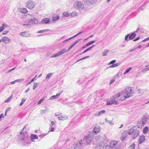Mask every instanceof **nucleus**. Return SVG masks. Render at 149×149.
<instances>
[{
    "mask_svg": "<svg viewBox=\"0 0 149 149\" xmlns=\"http://www.w3.org/2000/svg\"><path fill=\"white\" fill-rule=\"evenodd\" d=\"M116 62V60H113L110 62L109 63V65H110L111 64H113L114 63Z\"/></svg>",
    "mask_w": 149,
    "mask_h": 149,
    "instance_id": "50",
    "label": "nucleus"
},
{
    "mask_svg": "<svg viewBox=\"0 0 149 149\" xmlns=\"http://www.w3.org/2000/svg\"><path fill=\"white\" fill-rule=\"evenodd\" d=\"M12 97V95H11L10 97H8L7 100H6L5 101V102L6 103L9 102L10 101Z\"/></svg>",
    "mask_w": 149,
    "mask_h": 149,
    "instance_id": "42",
    "label": "nucleus"
},
{
    "mask_svg": "<svg viewBox=\"0 0 149 149\" xmlns=\"http://www.w3.org/2000/svg\"><path fill=\"white\" fill-rule=\"evenodd\" d=\"M74 6L75 8L79 10L83 9L84 7L83 4L80 1L75 2L74 3Z\"/></svg>",
    "mask_w": 149,
    "mask_h": 149,
    "instance_id": "4",
    "label": "nucleus"
},
{
    "mask_svg": "<svg viewBox=\"0 0 149 149\" xmlns=\"http://www.w3.org/2000/svg\"><path fill=\"white\" fill-rule=\"evenodd\" d=\"M15 68H13V69L9 70L8 71V73H10V72H11V71H12L14 70V69H15Z\"/></svg>",
    "mask_w": 149,
    "mask_h": 149,
    "instance_id": "63",
    "label": "nucleus"
},
{
    "mask_svg": "<svg viewBox=\"0 0 149 149\" xmlns=\"http://www.w3.org/2000/svg\"><path fill=\"white\" fill-rule=\"evenodd\" d=\"M30 22L33 24H37L38 23V20L35 18L33 17L29 19Z\"/></svg>",
    "mask_w": 149,
    "mask_h": 149,
    "instance_id": "18",
    "label": "nucleus"
},
{
    "mask_svg": "<svg viewBox=\"0 0 149 149\" xmlns=\"http://www.w3.org/2000/svg\"><path fill=\"white\" fill-rule=\"evenodd\" d=\"M36 76L34 78H33L30 81V82H33V81H34V79H35L36 77Z\"/></svg>",
    "mask_w": 149,
    "mask_h": 149,
    "instance_id": "64",
    "label": "nucleus"
},
{
    "mask_svg": "<svg viewBox=\"0 0 149 149\" xmlns=\"http://www.w3.org/2000/svg\"><path fill=\"white\" fill-rule=\"evenodd\" d=\"M139 39H140V37H137L136 39H134L133 40V41H136L137 40H139Z\"/></svg>",
    "mask_w": 149,
    "mask_h": 149,
    "instance_id": "62",
    "label": "nucleus"
},
{
    "mask_svg": "<svg viewBox=\"0 0 149 149\" xmlns=\"http://www.w3.org/2000/svg\"><path fill=\"white\" fill-rule=\"evenodd\" d=\"M139 133V131L136 128V127H133L129 130L128 134L129 135H132V137L133 139H135L138 135Z\"/></svg>",
    "mask_w": 149,
    "mask_h": 149,
    "instance_id": "2",
    "label": "nucleus"
},
{
    "mask_svg": "<svg viewBox=\"0 0 149 149\" xmlns=\"http://www.w3.org/2000/svg\"><path fill=\"white\" fill-rule=\"evenodd\" d=\"M44 100H45L44 97H43L42 99H41L38 101V105L40 104L42 102H43V101Z\"/></svg>",
    "mask_w": 149,
    "mask_h": 149,
    "instance_id": "40",
    "label": "nucleus"
},
{
    "mask_svg": "<svg viewBox=\"0 0 149 149\" xmlns=\"http://www.w3.org/2000/svg\"><path fill=\"white\" fill-rule=\"evenodd\" d=\"M95 42V40H93V41H92L88 43L87 44L88 45V46H89L90 45H91L92 44Z\"/></svg>",
    "mask_w": 149,
    "mask_h": 149,
    "instance_id": "48",
    "label": "nucleus"
},
{
    "mask_svg": "<svg viewBox=\"0 0 149 149\" xmlns=\"http://www.w3.org/2000/svg\"><path fill=\"white\" fill-rule=\"evenodd\" d=\"M59 16L58 15H56V16L55 17H53L52 21H57L59 19Z\"/></svg>",
    "mask_w": 149,
    "mask_h": 149,
    "instance_id": "31",
    "label": "nucleus"
},
{
    "mask_svg": "<svg viewBox=\"0 0 149 149\" xmlns=\"http://www.w3.org/2000/svg\"><path fill=\"white\" fill-rule=\"evenodd\" d=\"M135 144L133 143L129 147V149H134Z\"/></svg>",
    "mask_w": 149,
    "mask_h": 149,
    "instance_id": "36",
    "label": "nucleus"
},
{
    "mask_svg": "<svg viewBox=\"0 0 149 149\" xmlns=\"http://www.w3.org/2000/svg\"><path fill=\"white\" fill-rule=\"evenodd\" d=\"M149 119L148 116V115L145 114L143 116L142 118V125H144Z\"/></svg>",
    "mask_w": 149,
    "mask_h": 149,
    "instance_id": "8",
    "label": "nucleus"
},
{
    "mask_svg": "<svg viewBox=\"0 0 149 149\" xmlns=\"http://www.w3.org/2000/svg\"><path fill=\"white\" fill-rule=\"evenodd\" d=\"M129 34L125 36V40L127 41V42L128 41V38H129Z\"/></svg>",
    "mask_w": 149,
    "mask_h": 149,
    "instance_id": "49",
    "label": "nucleus"
},
{
    "mask_svg": "<svg viewBox=\"0 0 149 149\" xmlns=\"http://www.w3.org/2000/svg\"><path fill=\"white\" fill-rule=\"evenodd\" d=\"M115 101L116 100H109V101L107 102V105H109L113 104L114 103Z\"/></svg>",
    "mask_w": 149,
    "mask_h": 149,
    "instance_id": "22",
    "label": "nucleus"
},
{
    "mask_svg": "<svg viewBox=\"0 0 149 149\" xmlns=\"http://www.w3.org/2000/svg\"><path fill=\"white\" fill-rule=\"evenodd\" d=\"M47 111H48V110L47 111L46 110L44 109V110H42L41 113H42L44 114L45 113H46Z\"/></svg>",
    "mask_w": 149,
    "mask_h": 149,
    "instance_id": "54",
    "label": "nucleus"
},
{
    "mask_svg": "<svg viewBox=\"0 0 149 149\" xmlns=\"http://www.w3.org/2000/svg\"><path fill=\"white\" fill-rule=\"evenodd\" d=\"M149 70V67L146 68H142L141 69V71L142 72H146Z\"/></svg>",
    "mask_w": 149,
    "mask_h": 149,
    "instance_id": "39",
    "label": "nucleus"
},
{
    "mask_svg": "<svg viewBox=\"0 0 149 149\" xmlns=\"http://www.w3.org/2000/svg\"><path fill=\"white\" fill-rule=\"evenodd\" d=\"M26 128V127H24L22 130H21V132H20V134L18 135V137L19 139H21L22 141H23L24 139L25 135H24V132H23L24 129Z\"/></svg>",
    "mask_w": 149,
    "mask_h": 149,
    "instance_id": "9",
    "label": "nucleus"
},
{
    "mask_svg": "<svg viewBox=\"0 0 149 149\" xmlns=\"http://www.w3.org/2000/svg\"><path fill=\"white\" fill-rule=\"evenodd\" d=\"M101 136L100 135H98L95 137V139L96 140H99L101 138Z\"/></svg>",
    "mask_w": 149,
    "mask_h": 149,
    "instance_id": "53",
    "label": "nucleus"
},
{
    "mask_svg": "<svg viewBox=\"0 0 149 149\" xmlns=\"http://www.w3.org/2000/svg\"><path fill=\"white\" fill-rule=\"evenodd\" d=\"M121 94H120V93H116L115 94V95H113V99H116L118 98L119 97L121 96Z\"/></svg>",
    "mask_w": 149,
    "mask_h": 149,
    "instance_id": "28",
    "label": "nucleus"
},
{
    "mask_svg": "<svg viewBox=\"0 0 149 149\" xmlns=\"http://www.w3.org/2000/svg\"><path fill=\"white\" fill-rule=\"evenodd\" d=\"M82 39H79L78 40H76L75 42L74 43L75 44H76L77 43L79 42Z\"/></svg>",
    "mask_w": 149,
    "mask_h": 149,
    "instance_id": "55",
    "label": "nucleus"
},
{
    "mask_svg": "<svg viewBox=\"0 0 149 149\" xmlns=\"http://www.w3.org/2000/svg\"><path fill=\"white\" fill-rule=\"evenodd\" d=\"M82 33V32H79L78 33H77V34L76 35H75L73 36V37L74 38L76 37L77 36L79 35L80 34H81V33Z\"/></svg>",
    "mask_w": 149,
    "mask_h": 149,
    "instance_id": "60",
    "label": "nucleus"
},
{
    "mask_svg": "<svg viewBox=\"0 0 149 149\" xmlns=\"http://www.w3.org/2000/svg\"><path fill=\"white\" fill-rule=\"evenodd\" d=\"M38 138V136L36 134H31L30 136L31 141L32 142L35 141V139H37Z\"/></svg>",
    "mask_w": 149,
    "mask_h": 149,
    "instance_id": "16",
    "label": "nucleus"
},
{
    "mask_svg": "<svg viewBox=\"0 0 149 149\" xmlns=\"http://www.w3.org/2000/svg\"><path fill=\"white\" fill-rule=\"evenodd\" d=\"M85 5H87V9H91L92 7L93 4L94 3L95 0H84Z\"/></svg>",
    "mask_w": 149,
    "mask_h": 149,
    "instance_id": "3",
    "label": "nucleus"
},
{
    "mask_svg": "<svg viewBox=\"0 0 149 149\" xmlns=\"http://www.w3.org/2000/svg\"><path fill=\"white\" fill-rule=\"evenodd\" d=\"M63 91H61L59 93H57L56 95H54L51 97L49 98L50 100L56 99L58 98L60 94L63 92Z\"/></svg>",
    "mask_w": 149,
    "mask_h": 149,
    "instance_id": "15",
    "label": "nucleus"
},
{
    "mask_svg": "<svg viewBox=\"0 0 149 149\" xmlns=\"http://www.w3.org/2000/svg\"><path fill=\"white\" fill-rule=\"evenodd\" d=\"M24 80L23 79H17L15 80L16 83H21Z\"/></svg>",
    "mask_w": 149,
    "mask_h": 149,
    "instance_id": "43",
    "label": "nucleus"
},
{
    "mask_svg": "<svg viewBox=\"0 0 149 149\" xmlns=\"http://www.w3.org/2000/svg\"><path fill=\"white\" fill-rule=\"evenodd\" d=\"M39 84V83H34V85L33 87V90H35L36 88L38 86Z\"/></svg>",
    "mask_w": 149,
    "mask_h": 149,
    "instance_id": "33",
    "label": "nucleus"
},
{
    "mask_svg": "<svg viewBox=\"0 0 149 149\" xmlns=\"http://www.w3.org/2000/svg\"><path fill=\"white\" fill-rule=\"evenodd\" d=\"M63 15L64 17H68L70 16V13H68L66 12H64L63 14Z\"/></svg>",
    "mask_w": 149,
    "mask_h": 149,
    "instance_id": "32",
    "label": "nucleus"
},
{
    "mask_svg": "<svg viewBox=\"0 0 149 149\" xmlns=\"http://www.w3.org/2000/svg\"><path fill=\"white\" fill-rule=\"evenodd\" d=\"M128 133L129 130L125 131L123 132L122 134L121 135L123 136H124L125 137H126L127 136V134H128Z\"/></svg>",
    "mask_w": 149,
    "mask_h": 149,
    "instance_id": "26",
    "label": "nucleus"
},
{
    "mask_svg": "<svg viewBox=\"0 0 149 149\" xmlns=\"http://www.w3.org/2000/svg\"><path fill=\"white\" fill-rule=\"evenodd\" d=\"M136 36V34L135 32H133L130 34H129V40H132Z\"/></svg>",
    "mask_w": 149,
    "mask_h": 149,
    "instance_id": "20",
    "label": "nucleus"
},
{
    "mask_svg": "<svg viewBox=\"0 0 149 149\" xmlns=\"http://www.w3.org/2000/svg\"><path fill=\"white\" fill-rule=\"evenodd\" d=\"M109 52L108 50H106L102 53V55L103 56H106L107 54Z\"/></svg>",
    "mask_w": 149,
    "mask_h": 149,
    "instance_id": "38",
    "label": "nucleus"
},
{
    "mask_svg": "<svg viewBox=\"0 0 149 149\" xmlns=\"http://www.w3.org/2000/svg\"><path fill=\"white\" fill-rule=\"evenodd\" d=\"M145 136L144 135L141 136L139 140V144H141L145 141Z\"/></svg>",
    "mask_w": 149,
    "mask_h": 149,
    "instance_id": "19",
    "label": "nucleus"
},
{
    "mask_svg": "<svg viewBox=\"0 0 149 149\" xmlns=\"http://www.w3.org/2000/svg\"><path fill=\"white\" fill-rule=\"evenodd\" d=\"M89 57V56H85L84 57H83V58L80 59H79L77 60V62H78V61H79L81 60H83V59H85L86 58H88Z\"/></svg>",
    "mask_w": 149,
    "mask_h": 149,
    "instance_id": "44",
    "label": "nucleus"
},
{
    "mask_svg": "<svg viewBox=\"0 0 149 149\" xmlns=\"http://www.w3.org/2000/svg\"><path fill=\"white\" fill-rule=\"evenodd\" d=\"M84 139L86 141L87 143L88 144H89L92 142L93 138L91 136L87 135L85 136Z\"/></svg>",
    "mask_w": 149,
    "mask_h": 149,
    "instance_id": "7",
    "label": "nucleus"
},
{
    "mask_svg": "<svg viewBox=\"0 0 149 149\" xmlns=\"http://www.w3.org/2000/svg\"><path fill=\"white\" fill-rule=\"evenodd\" d=\"M24 145L29 144L31 143V142L30 141L25 140L24 141Z\"/></svg>",
    "mask_w": 149,
    "mask_h": 149,
    "instance_id": "47",
    "label": "nucleus"
},
{
    "mask_svg": "<svg viewBox=\"0 0 149 149\" xmlns=\"http://www.w3.org/2000/svg\"><path fill=\"white\" fill-rule=\"evenodd\" d=\"M49 132H53L54 130V127H52L51 128H49Z\"/></svg>",
    "mask_w": 149,
    "mask_h": 149,
    "instance_id": "58",
    "label": "nucleus"
},
{
    "mask_svg": "<svg viewBox=\"0 0 149 149\" xmlns=\"http://www.w3.org/2000/svg\"><path fill=\"white\" fill-rule=\"evenodd\" d=\"M118 143V141H111L109 145L110 147L111 148H114L115 149L118 148L116 146Z\"/></svg>",
    "mask_w": 149,
    "mask_h": 149,
    "instance_id": "10",
    "label": "nucleus"
},
{
    "mask_svg": "<svg viewBox=\"0 0 149 149\" xmlns=\"http://www.w3.org/2000/svg\"><path fill=\"white\" fill-rule=\"evenodd\" d=\"M53 73H49L48 74H47L46 76V79H49L50 78L51 76L53 74Z\"/></svg>",
    "mask_w": 149,
    "mask_h": 149,
    "instance_id": "35",
    "label": "nucleus"
},
{
    "mask_svg": "<svg viewBox=\"0 0 149 149\" xmlns=\"http://www.w3.org/2000/svg\"><path fill=\"white\" fill-rule=\"evenodd\" d=\"M8 32H9V31H8V30H6V31H4L3 32V33H2V34L3 35H5V34H7Z\"/></svg>",
    "mask_w": 149,
    "mask_h": 149,
    "instance_id": "52",
    "label": "nucleus"
},
{
    "mask_svg": "<svg viewBox=\"0 0 149 149\" xmlns=\"http://www.w3.org/2000/svg\"><path fill=\"white\" fill-rule=\"evenodd\" d=\"M122 93L123 94L124 97L120 98V100L121 101H124L125 99L129 98L132 95V89L131 87H128L123 90Z\"/></svg>",
    "mask_w": 149,
    "mask_h": 149,
    "instance_id": "1",
    "label": "nucleus"
},
{
    "mask_svg": "<svg viewBox=\"0 0 149 149\" xmlns=\"http://www.w3.org/2000/svg\"><path fill=\"white\" fill-rule=\"evenodd\" d=\"M51 124L50 125V128L52 127L53 125L54 124V122L53 121H52L51 122Z\"/></svg>",
    "mask_w": 149,
    "mask_h": 149,
    "instance_id": "57",
    "label": "nucleus"
},
{
    "mask_svg": "<svg viewBox=\"0 0 149 149\" xmlns=\"http://www.w3.org/2000/svg\"><path fill=\"white\" fill-rule=\"evenodd\" d=\"M19 35L22 36L26 37L31 36L30 34L29 33L26 32H23L20 33H19Z\"/></svg>",
    "mask_w": 149,
    "mask_h": 149,
    "instance_id": "17",
    "label": "nucleus"
},
{
    "mask_svg": "<svg viewBox=\"0 0 149 149\" xmlns=\"http://www.w3.org/2000/svg\"><path fill=\"white\" fill-rule=\"evenodd\" d=\"M88 46V45L87 43L83 47H82L81 49H84Z\"/></svg>",
    "mask_w": 149,
    "mask_h": 149,
    "instance_id": "56",
    "label": "nucleus"
},
{
    "mask_svg": "<svg viewBox=\"0 0 149 149\" xmlns=\"http://www.w3.org/2000/svg\"><path fill=\"white\" fill-rule=\"evenodd\" d=\"M148 127L146 126L143 129V132L144 134H146L148 132Z\"/></svg>",
    "mask_w": 149,
    "mask_h": 149,
    "instance_id": "25",
    "label": "nucleus"
},
{
    "mask_svg": "<svg viewBox=\"0 0 149 149\" xmlns=\"http://www.w3.org/2000/svg\"><path fill=\"white\" fill-rule=\"evenodd\" d=\"M19 11L23 13H26L27 12L28 10L26 8H21L19 9Z\"/></svg>",
    "mask_w": 149,
    "mask_h": 149,
    "instance_id": "21",
    "label": "nucleus"
},
{
    "mask_svg": "<svg viewBox=\"0 0 149 149\" xmlns=\"http://www.w3.org/2000/svg\"><path fill=\"white\" fill-rule=\"evenodd\" d=\"M132 69V68L131 67H130L129 68H127L125 70V72L124 73V74H125L128 73Z\"/></svg>",
    "mask_w": 149,
    "mask_h": 149,
    "instance_id": "37",
    "label": "nucleus"
},
{
    "mask_svg": "<svg viewBox=\"0 0 149 149\" xmlns=\"http://www.w3.org/2000/svg\"><path fill=\"white\" fill-rule=\"evenodd\" d=\"M125 138L126 137H125L124 136H123L122 135H121L120 139L122 141H123Z\"/></svg>",
    "mask_w": 149,
    "mask_h": 149,
    "instance_id": "59",
    "label": "nucleus"
},
{
    "mask_svg": "<svg viewBox=\"0 0 149 149\" xmlns=\"http://www.w3.org/2000/svg\"><path fill=\"white\" fill-rule=\"evenodd\" d=\"M105 110H103L99 112L97 114H96L95 116H99L101 115L102 114H103L105 112Z\"/></svg>",
    "mask_w": 149,
    "mask_h": 149,
    "instance_id": "27",
    "label": "nucleus"
},
{
    "mask_svg": "<svg viewBox=\"0 0 149 149\" xmlns=\"http://www.w3.org/2000/svg\"><path fill=\"white\" fill-rule=\"evenodd\" d=\"M104 120L106 123H108L109 125H112L113 124V122L111 120H109L107 119L106 118H104Z\"/></svg>",
    "mask_w": 149,
    "mask_h": 149,
    "instance_id": "30",
    "label": "nucleus"
},
{
    "mask_svg": "<svg viewBox=\"0 0 149 149\" xmlns=\"http://www.w3.org/2000/svg\"><path fill=\"white\" fill-rule=\"evenodd\" d=\"M101 129V127L99 125L95 127L93 129V134H95L99 132Z\"/></svg>",
    "mask_w": 149,
    "mask_h": 149,
    "instance_id": "11",
    "label": "nucleus"
},
{
    "mask_svg": "<svg viewBox=\"0 0 149 149\" xmlns=\"http://www.w3.org/2000/svg\"><path fill=\"white\" fill-rule=\"evenodd\" d=\"M83 145V143L82 142V140H81L80 141L77 142L74 148L75 149H78L81 148Z\"/></svg>",
    "mask_w": 149,
    "mask_h": 149,
    "instance_id": "12",
    "label": "nucleus"
},
{
    "mask_svg": "<svg viewBox=\"0 0 149 149\" xmlns=\"http://www.w3.org/2000/svg\"><path fill=\"white\" fill-rule=\"evenodd\" d=\"M58 119L60 120H64L65 119V117L63 116H59L58 117Z\"/></svg>",
    "mask_w": 149,
    "mask_h": 149,
    "instance_id": "45",
    "label": "nucleus"
},
{
    "mask_svg": "<svg viewBox=\"0 0 149 149\" xmlns=\"http://www.w3.org/2000/svg\"><path fill=\"white\" fill-rule=\"evenodd\" d=\"M7 25L3 23L2 24V26L0 27V32H1L4 29L5 26H6Z\"/></svg>",
    "mask_w": 149,
    "mask_h": 149,
    "instance_id": "29",
    "label": "nucleus"
},
{
    "mask_svg": "<svg viewBox=\"0 0 149 149\" xmlns=\"http://www.w3.org/2000/svg\"><path fill=\"white\" fill-rule=\"evenodd\" d=\"M26 7L30 9H33L35 6V3L31 1H29L26 3Z\"/></svg>",
    "mask_w": 149,
    "mask_h": 149,
    "instance_id": "5",
    "label": "nucleus"
},
{
    "mask_svg": "<svg viewBox=\"0 0 149 149\" xmlns=\"http://www.w3.org/2000/svg\"><path fill=\"white\" fill-rule=\"evenodd\" d=\"M67 52V50L65 49H64L60 50L57 53L54 54L51 56V58L56 57L62 55L63 54Z\"/></svg>",
    "mask_w": 149,
    "mask_h": 149,
    "instance_id": "6",
    "label": "nucleus"
},
{
    "mask_svg": "<svg viewBox=\"0 0 149 149\" xmlns=\"http://www.w3.org/2000/svg\"><path fill=\"white\" fill-rule=\"evenodd\" d=\"M77 13L75 11H73L71 13H70V15L72 17H74V16H77Z\"/></svg>",
    "mask_w": 149,
    "mask_h": 149,
    "instance_id": "34",
    "label": "nucleus"
},
{
    "mask_svg": "<svg viewBox=\"0 0 149 149\" xmlns=\"http://www.w3.org/2000/svg\"><path fill=\"white\" fill-rule=\"evenodd\" d=\"M121 64L120 62H118L116 63L113 64L112 65H110L109 67L110 68H113L115 67H116L119 66Z\"/></svg>",
    "mask_w": 149,
    "mask_h": 149,
    "instance_id": "23",
    "label": "nucleus"
},
{
    "mask_svg": "<svg viewBox=\"0 0 149 149\" xmlns=\"http://www.w3.org/2000/svg\"><path fill=\"white\" fill-rule=\"evenodd\" d=\"M74 38L73 37V36H72V37H70V38L66 40H65L63 42H66V41H68L70 40H71V39H72L73 38Z\"/></svg>",
    "mask_w": 149,
    "mask_h": 149,
    "instance_id": "51",
    "label": "nucleus"
},
{
    "mask_svg": "<svg viewBox=\"0 0 149 149\" xmlns=\"http://www.w3.org/2000/svg\"><path fill=\"white\" fill-rule=\"evenodd\" d=\"M114 81H115L114 79H112L110 82V84H111Z\"/></svg>",
    "mask_w": 149,
    "mask_h": 149,
    "instance_id": "61",
    "label": "nucleus"
},
{
    "mask_svg": "<svg viewBox=\"0 0 149 149\" xmlns=\"http://www.w3.org/2000/svg\"><path fill=\"white\" fill-rule=\"evenodd\" d=\"M95 46L94 45H92V46L89 47V48H87L84 52H83L82 53L80 54V55H81V54H83L86 52H87L89 51V50H91L93 47L94 46Z\"/></svg>",
    "mask_w": 149,
    "mask_h": 149,
    "instance_id": "24",
    "label": "nucleus"
},
{
    "mask_svg": "<svg viewBox=\"0 0 149 149\" xmlns=\"http://www.w3.org/2000/svg\"><path fill=\"white\" fill-rule=\"evenodd\" d=\"M1 40L2 42H4L6 44L9 43L10 42L9 39L6 37H2Z\"/></svg>",
    "mask_w": 149,
    "mask_h": 149,
    "instance_id": "14",
    "label": "nucleus"
},
{
    "mask_svg": "<svg viewBox=\"0 0 149 149\" xmlns=\"http://www.w3.org/2000/svg\"><path fill=\"white\" fill-rule=\"evenodd\" d=\"M50 19L49 18H45L41 21V23L42 24H48L50 22Z\"/></svg>",
    "mask_w": 149,
    "mask_h": 149,
    "instance_id": "13",
    "label": "nucleus"
},
{
    "mask_svg": "<svg viewBox=\"0 0 149 149\" xmlns=\"http://www.w3.org/2000/svg\"><path fill=\"white\" fill-rule=\"evenodd\" d=\"M25 100H26L25 98L22 99L21 100V102L19 104V106H21L23 104L24 102L25 101Z\"/></svg>",
    "mask_w": 149,
    "mask_h": 149,
    "instance_id": "46",
    "label": "nucleus"
},
{
    "mask_svg": "<svg viewBox=\"0 0 149 149\" xmlns=\"http://www.w3.org/2000/svg\"><path fill=\"white\" fill-rule=\"evenodd\" d=\"M48 30H49L48 29H45V30H40L38 31V33H41L44 32H45V31H48Z\"/></svg>",
    "mask_w": 149,
    "mask_h": 149,
    "instance_id": "41",
    "label": "nucleus"
}]
</instances>
